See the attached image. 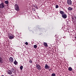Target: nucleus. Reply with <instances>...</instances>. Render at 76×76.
Masks as SVG:
<instances>
[{"instance_id": "1", "label": "nucleus", "mask_w": 76, "mask_h": 76, "mask_svg": "<svg viewBox=\"0 0 76 76\" xmlns=\"http://www.w3.org/2000/svg\"><path fill=\"white\" fill-rule=\"evenodd\" d=\"M5 7V5L3 2H1V4H0V8L3 9Z\"/></svg>"}, {"instance_id": "2", "label": "nucleus", "mask_w": 76, "mask_h": 76, "mask_svg": "<svg viewBox=\"0 0 76 76\" xmlns=\"http://www.w3.org/2000/svg\"><path fill=\"white\" fill-rule=\"evenodd\" d=\"M15 36L13 34H10V36H9V38L10 39H13L14 38V37Z\"/></svg>"}, {"instance_id": "3", "label": "nucleus", "mask_w": 76, "mask_h": 76, "mask_svg": "<svg viewBox=\"0 0 76 76\" xmlns=\"http://www.w3.org/2000/svg\"><path fill=\"white\" fill-rule=\"evenodd\" d=\"M67 4L69 5H72V1L71 0H67Z\"/></svg>"}, {"instance_id": "4", "label": "nucleus", "mask_w": 76, "mask_h": 76, "mask_svg": "<svg viewBox=\"0 0 76 76\" xmlns=\"http://www.w3.org/2000/svg\"><path fill=\"white\" fill-rule=\"evenodd\" d=\"M61 17L64 19H66L67 18V15L66 14H64L61 15Z\"/></svg>"}, {"instance_id": "5", "label": "nucleus", "mask_w": 76, "mask_h": 76, "mask_svg": "<svg viewBox=\"0 0 76 76\" xmlns=\"http://www.w3.org/2000/svg\"><path fill=\"white\" fill-rule=\"evenodd\" d=\"M9 60L10 62V63H12V62H13V58L12 57H10L9 58Z\"/></svg>"}, {"instance_id": "6", "label": "nucleus", "mask_w": 76, "mask_h": 76, "mask_svg": "<svg viewBox=\"0 0 76 76\" xmlns=\"http://www.w3.org/2000/svg\"><path fill=\"white\" fill-rule=\"evenodd\" d=\"M15 9L17 10V11H19V6L18 5L15 6Z\"/></svg>"}, {"instance_id": "7", "label": "nucleus", "mask_w": 76, "mask_h": 76, "mask_svg": "<svg viewBox=\"0 0 76 76\" xmlns=\"http://www.w3.org/2000/svg\"><path fill=\"white\" fill-rule=\"evenodd\" d=\"M43 45L45 47H48V45L47 44V43L45 42H44L43 43Z\"/></svg>"}, {"instance_id": "8", "label": "nucleus", "mask_w": 76, "mask_h": 76, "mask_svg": "<svg viewBox=\"0 0 76 76\" xmlns=\"http://www.w3.org/2000/svg\"><path fill=\"white\" fill-rule=\"evenodd\" d=\"M72 10L73 8L69 7L68 8V10H69V11H72Z\"/></svg>"}, {"instance_id": "9", "label": "nucleus", "mask_w": 76, "mask_h": 76, "mask_svg": "<svg viewBox=\"0 0 76 76\" xmlns=\"http://www.w3.org/2000/svg\"><path fill=\"white\" fill-rule=\"evenodd\" d=\"M3 63V59L1 57H0V63Z\"/></svg>"}, {"instance_id": "10", "label": "nucleus", "mask_w": 76, "mask_h": 76, "mask_svg": "<svg viewBox=\"0 0 76 76\" xmlns=\"http://www.w3.org/2000/svg\"><path fill=\"white\" fill-rule=\"evenodd\" d=\"M59 13H60V14H61L62 15H63L64 14V11H60Z\"/></svg>"}, {"instance_id": "11", "label": "nucleus", "mask_w": 76, "mask_h": 76, "mask_svg": "<svg viewBox=\"0 0 76 76\" xmlns=\"http://www.w3.org/2000/svg\"><path fill=\"white\" fill-rule=\"evenodd\" d=\"M14 64L15 65H17V64H18V62L16 61V60H15L14 62Z\"/></svg>"}, {"instance_id": "12", "label": "nucleus", "mask_w": 76, "mask_h": 76, "mask_svg": "<svg viewBox=\"0 0 76 76\" xmlns=\"http://www.w3.org/2000/svg\"><path fill=\"white\" fill-rule=\"evenodd\" d=\"M7 72L8 74H9V75H12V72L9 70Z\"/></svg>"}, {"instance_id": "13", "label": "nucleus", "mask_w": 76, "mask_h": 76, "mask_svg": "<svg viewBox=\"0 0 76 76\" xmlns=\"http://www.w3.org/2000/svg\"><path fill=\"white\" fill-rule=\"evenodd\" d=\"M68 70H69V71H72V67H69L68 68Z\"/></svg>"}, {"instance_id": "14", "label": "nucleus", "mask_w": 76, "mask_h": 76, "mask_svg": "<svg viewBox=\"0 0 76 76\" xmlns=\"http://www.w3.org/2000/svg\"><path fill=\"white\" fill-rule=\"evenodd\" d=\"M4 3L5 4H9V1H4Z\"/></svg>"}, {"instance_id": "15", "label": "nucleus", "mask_w": 76, "mask_h": 76, "mask_svg": "<svg viewBox=\"0 0 76 76\" xmlns=\"http://www.w3.org/2000/svg\"><path fill=\"white\" fill-rule=\"evenodd\" d=\"M72 19H73V20H75V16H72Z\"/></svg>"}, {"instance_id": "16", "label": "nucleus", "mask_w": 76, "mask_h": 76, "mask_svg": "<svg viewBox=\"0 0 76 76\" xmlns=\"http://www.w3.org/2000/svg\"><path fill=\"white\" fill-rule=\"evenodd\" d=\"M51 76H56V74L54 73H52L51 75Z\"/></svg>"}, {"instance_id": "17", "label": "nucleus", "mask_w": 76, "mask_h": 76, "mask_svg": "<svg viewBox=\"0 0 76 76\" xmlns=\"http://www.w3.org/2000/svg\"><path fill=\"white\" fill-rule=\"evenodd\" d=\"M34 48H37V45H34Z\"/></svg>"}, {"instance_id": "18", "label": "nucleus", "mask_w": 76, "mask_h": 76, "mask_svg": "<svg viewBox=\"0 0 76 76\" xmlns=\"http://www.w3.org/2000/svg\"><path fill=\"white\" fill-rule=\"evenodd\" d=\"M37 68L38 70H40L41 69V67H37Z\"/></svg>"}, {"instance_id": "19", "label": "nucleus", "mask_w": 76, "mask_h": 76, "mask_svg": "<svg viewBox=\"0 0 76 76\" xmlns=\"http://www.w3.org/2000/svg\"><path fill=\"white\" fill-rule=\"evenodd\" d=\"M36 67H41V66H40V65H39V64H36Z\"/></svg>"}, {"instance_id": "20", "label": "nucleus", "mask_w": 76, "mask_h": 76, "mask_svg": "<svg viewBox=\"0 0 76 76\" xmlns=\"http://www.w3.org/2000/svg\"><path fill=\"white\" fill-rule=\"evenodd\" d=\"M50 68V67H45V69H49Z\"/></svg>"}, {"instance_id": "21", "label": "nucleus", "mask_w": 76, "mask_h": 76, "mask_svg": "<svg viewBox=\"0 0 76 76\" xmlns=\"http://www.w3.org/2000/svg\"><path fill=\"white\" fill-rule=\"evenodd\" d=\"M56 9H57V8H58V5H56Z\"/></svg>"}, {"instance_id": "22", "label": "nucleus", "mask_w": 76, "mask_h": 76, "mask_svg": "<svg viewBox=\"0 0 76 76\" xmlns=\"http://www.w3.org/2000/svg\"><path fill=\"white\" fill-rule=\"evenodd\" d=\"M29 63H32V61H31V60L30 59L29 61Z\"/></svg>"}, {"instance_id": "23", "label": "nucleus", "mask_w": 76, "mask_h": 76, "mask_svg": "<svg viewBox=\"0 0 76 76\" xmlns=\"http://www.w3.org/2000/svg\"><path fill=\"white\" fill-rule=\"evenodd\" d=\"M20 69L21 70H22V69H23V67H20Z\"/></svg>"}, {"instance_id": "24", "label": "nucleus", "mask_w": 76, "mask_h": 76, "mask_svg": "<svg viewBox=\"0 0 76 76\" xmlns=\"http://www.w3.org/2000/svg\"><path fill=\"white\" fill-rule=\"evenodd\" d=\"M25 44H26V45H28V43L27 42H26Z\"/></svg>"}, {"instance_id": "25", "label": "nucleus", "mask_w": 76, "mask_h": 76, "mask_svg": "<svg viewBox=\"0 0 76 76\" xmlns=\"http://www.w3.org/2000/svg\"><path fill=\"white\" fill-rule=\"evenodd\" d=\"M12 72H14V73H15V72H16V70L15 69H13Z\"/></svg>"}, {"instance_id": "26", "label": "nucleus", "mask_w": 76, "mask_h": 76, "mask_svg": "<svg viewBox=\"0 0 76 76\" xmlns=\"http://www.w3.org/2000/svg\"><path fill=\"white\" fill-rule=\"evenodd\" d=\"M45 67H48V66L47 64H45Z\"/></svg>"}, {"instance_id": "27", "label": "nucleus", "mask_w": 76, "mask_h": 76, "mask_svg": "<svg viewBox=\"0 0 76 76\" xmlns=\"http://www.w3.org/2000/svg\"><path fill=\"white\" fill-rule=\"evenodd\" d=\"M34 7H35V8H36V9H37L38 8V7H37V5L34 6Z\"/></svg>"}, {"instance_id": "28", "label": "nucleus", "mask_w": 76, "mask_h": 76, "mask_svg": "<svg viewBox=\"0 0 76 76\" xmlns=\"http://www.w3.org/2000/svg\"><path fill=\"white\" fill-rule=\"evenodd\" d=\"M51 70V69H49V71H50V70Z\"/></svg>"}, {"instance_id": "29", "label": "nucleus", "mask_w": 76, "mask_h": 76, "mask_svg": "<svg viewBox=\"0 0 76 76\" xmlns=\"http://www.w3.org/2000/svg\"><path fill=\"white\" fill-rule=\"evenodd\" d=\"M20 67H23V66H20Z\"/></svg>"}, {"instance_id": "30", "label": "nucleus", "mask_w": 76, "mask_h": 76, "mask_svg": "<svg viewBox=\"0 0 76 76\" xmlns=\"http://www.w3.org/2000/svg\"><path fill=\"white\" fill-rule=\"evenodd\" d=\"M75 39H76V37L75 38Z\"/></svg>"}, {"instance_id": "31", "label": "nucleus", "mask_w": 76, "mask_h": 76, "mask_svg": "<svg viewBox=\"0 0 76 76\" xmlns=\"http://www.w3.org/2000/svg\"><path fill=\"white\" fill-rule=\"evenodd\" d=\"M56 35L55 36V37H56Z\"/></svg>"}]
</instances>
